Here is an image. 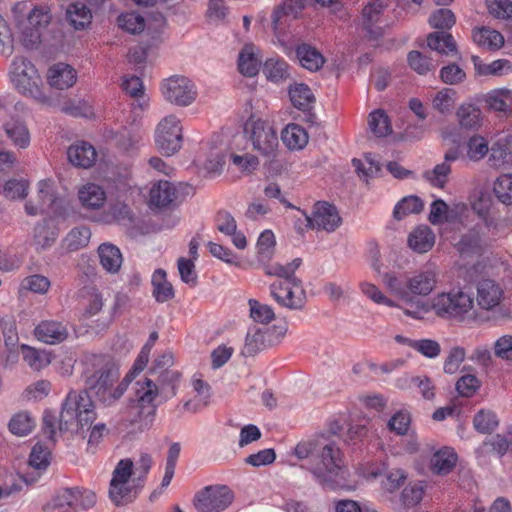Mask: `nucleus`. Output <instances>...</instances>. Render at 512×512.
<instances>
[{
  "label": "nucleus",
  "instance_id": "a19ab883",
  "mask_svg": "<svg viewBox=\"0 0 512 512\" xmlns=\"http://www.w3.org/2000/svg\"><path fill=\"white\" fill-rule=\"evenodd\" d=\"M301 264V258H295L286 265H282L280 263L266 264L264 265V272L269 276H277L281 278L282 282H288L297 278L295 276V271L301 266Z\"/></svg>",
  "mask_w": 512,
  "mask_h": 512
},
{
  "label": "nucleus",
  "instance_id": "37998d69",
  "mask_svg": "<svg viewBox=\"0 0 512 512\" xmlns=\"http://www.w3.org/2000/svg\"><path fill=\"white\" fill-rule=\"evenodd\" d=\"M486 103L495 111L512 110V90L506 88L492 90L486 97Z\"/></svg>",
  "mask_w": 512,
  "mask_h": 512
},
{
  "label": "nucleus",
  "instance_id": "49530a36",
  "mask_svg": "<svg viewBox=\"0 0 512 512\" xmlns=\"http://www.w3.org/2000/svg\"><path fill=\"white\" fill-rule=\"evenodd\" d=\"M36 425L35 418L30 413L24 411L15 414L9 422V430L17 436H26L32 432Z\"/></svg>",
  "mask_w": 512,
  "mask_h": 512
},
{
  "label": "nucleus",
  "instance_id": "393cba45",
  "mask_svg": "<svg viewBox=\"0 0 512 512\" xmlns=\"http://www.w3.org/2000/svg\"><path fill=\"white\" fill-rule=\"evenodd\" d=\"M508 452L512 453V430L508 431L506 434H496L492 438L484 441L476 450L478 456L494 453L498 457H502Z\"/></svg>",
  "mask_w": 512,
  "mask_h": 512
},
{
  "label": "nucleus",
  "instance_id": "c756f323",
  "mask_svg": "<svg viewBox=\"0 0 512 512\" xmlns=\"http://www.w3.org/2000/svg\"><path fill=\"white\" fill-rule=\"evenodd\" d=\"M473 41L484 49L497 50L504 44L502 34L488 27L476 28L472 34Z\"/></svg>",
  "mask_w": 512,
  "mask_h": 512
},
{
  "label": "nucleus",
  "instance_id": "c9c22d12",
  "mask_svg": "<svg viewBox=\"0 0 512 512\" xmlns=\"http://www.w3.org/2000/svg\"><path fill=\"white\" fill-rule=\"evenodd\" d=\"M307 0H284L283 4L277 7L272 13V24L277 29L282 24V18H296L306 6Z\"/></svg>",
  "mask_w": 512,
  "mask_h": 512
},
{
  "label": "nucleus",
  "instance_id": "680f3d73",
  "mask_svg": "<svg viewBox=\"0 0 512 512\" xmlns=\"http://www.w3.org/2000/svg\"><path fill=\"white\" fill-rule=\"evenodd\" d=\"M382 281L391 293L395 294L405 302L410 301V293L407 291V280L403 283L395 274L385 273Z\"/></svg>",
  "mask_w": 512,
  "mask_h": 512
},
{
  "label": "nucleus",
  "instance_id": "4d7b16f0",
  "mask_svg": "<svg viewBox=\"0 0 512 512\" xmlns=\"http://www.w3.org/2000/svg\"><path fill=\"white\" fill-rule=\"evenodd\" d=\"M459 123L464 128H475L480 124L481 111L473 105H462L457 110Z\"/></svg>",
  "mask_w": 512,
  "mask_h": 512
},
{
  "label": "nucleus",
  "instance_id": "2f4dec72",
  "mask_svg": "<svg viewBox=\"0 0 512 512\" xmlns=\"http://www.w3.org/2000/svg\"><path fill=\"white\" fill-rule=\"evenodd\" d=\"M296 56L301 66L309 71L319 70L325 60L323 55L308 44H301L296 49Z\"/></svg>",
  "mask_w": 512,
  "mask_h": 512
},
{
  "label": "nucleus",
  "instance_id": "5fc2aeb1",
  "mask_svg": "<svg viewBox=\"0 0 512 512\" xmlns=\"http://www.w3.org/2000/svg\"><path fill=\"white\" fill-rule=\"evenodd\" d=\"M110 482H136L140 483L137 480V476L134 475V463L130 459H122L120 460L112 474V479Z\"/></svg>",
  "mask_w": 512,
  "mask_h": 512
},
{
  "label": "nucleus",
  "instance_id": "9b49d317",
  "mask_svg": "<svg viewBox=\"0 0 512 512\" xmlns=\"http://www.w3.org/2000/svg\"><path fill=\"white\" fill-rule=\"evenodd\" d=\"M161 92L164 99L176 106L191 105L197 97L194 83L185 76H172L162 82Z\"/></svg>",
  "mask_w": 512,
  "mask_h": 512
},
{
  "label": "nucleus",
  "instance_id": "603ef678",
  "mask_svg": "<svg viewBox=\"0 0 512 512\" xmlns=\"http://www.w3.org/2000/svg\"><path fill=\"white\" fill-rule=\"evenodd\" d=\"M248 304L250 317L254 322L268 324L275 318L274 311L270 306L262 304L255 299H250Z\"/></svg>",
  "mask_w": 512,
  "mask_h": 512
},
{
  "label": "nucleus",
  "instance_id": "6ab92c4d",
  "mask_svg": "<svg viewBox=\"0 0 512 512\" xmlns=\"http://www.w3.org/2000/svg\"><path fill=\"white\" fill-rule=\"evenodd\" d=\"M77 197L80 206L87 211L101 209L107 200L105 189L96 183H86L80 186Z\"/></svg>",
  "mask_w": 512,
  "mask_h": 512
},
{
  "label": "nucleus",
  "instance_id": "bb28decb",
  "mask_svg": "<svg viewBox=\"0 0 512 512\" xmlns=\"http://www.w3.org/2000/svg\"><path fill=\"white\" fill-rule=\"evenodd\" d=\"M409 247L417 253H426L435 244V235L428 226H419L408 237Z\"/></svg>",
  "mask_w": 512,
  "mask_h": 512
},
{
  "label": "nucleus",
  "instance_id": "8fccbe9b",
  "mask_svg": "<svg viewBox=\"0 0 512 512\" xmlns=\"http://www.w3.org/2000/svg\"><path fill=\"white\" fill-rule=\"evenodd\" d=\"M473 425L478 432L486 434L494 431L499 421L494 412L481 410L474 416Z\"/></svg>",
  "mask_w": 512,
  "mask_h": 512
},
{
  "label": "nucleus",
  "instance_id": "864d4df0",
  "mask_svg": "<svg viewBox=\"0 0 512 512\" xmlns=\"http://www.w3.org/2000/svg\"><path fill=\"white\" fill-rule=\"evenodd\" d=\"M275 236L271 230L263 231L257 242V254L260 262H267L273 255L275 247Z\"/></svg>",
  "mask_w": 512,
  "mask_h": 512
},
{
  "label": "nucleus",
  "instance_id": "09e8293b",
  "mask_svg": "<svg viewBox=\"0 0 512 512\" xmlns=\"http://www.w3.org/2000/svg\"><path fill=\"white\" fill-rule=\"evenodd\" d=\"M368 125L370 130L377 137L387 136L391 132V126L388 116L383 110H375L370 113Z\"/></svg>",
  "mask_w": 512,
  "mask_h": 512
},
{
  "label": "nucleus",
  "instance_id": "3c124183",
  "mask_svg": "<svg viewBox=\"0 0 512 512\" xmlns=\"http://www.w3.org/2000/svg\"><path fill=\"white\" fill-rule=\"evenodd\" d=\"M57 233L46 222L38 223L34 228V245L37 249H46L56 240Z\"/></svg>",
  "mask_w": 512,
  "mask_h": 512
},
{
  "label": "nucleus",
  "instance_id": "dca6fc26",
  "mask_svg": "<svg viewBox=\"0 0 512 512\" xmlns=\"http://www.w3.org/2000/svg\"><path fill=\"white\" fill-rule=\"evenodd\" d=\"M51 21V13L47 7H36L28 16L29 27L23 32L26 47L33 48L41 41L40 29L45 28Z\"/></svg>",
  "mask_w": 512,
  "mask_h": 512
},
{
  "label": "nucleus",
  "instance_id": "a878e982",
  "mask_svg": "<svg viewBox=\"0 0 512 512\" xmlns=\"http://www.w3.org/2000/svg\"><path fill=\"white\" fill-rule=\"evenodd\" d=\"M98 256L102 268L111 274L119 271L123 258L120 249L111 244L103 243L98 247Z\"/></svg>",
  "mask_w": 512,
  "mask_h": 512
},
{
  "label": "nucleus",
  "instance_id": "f8f14e48",
  "mask_svg": "<svg viewBox=\"0 0 512 512\" xmlns=\"http://www.w3.org/2000/svg\"><path fill=\"white\" fill-rule=\"evenodd\" d=\"M270 295L282 307L290 310L302 309L306 294L299 278L288 282L275 281L270 285Z\"/></svg>",
  "mask_w": 512,
  "mask_h": 512
},
{
  "label": "nucleus",
  "instance_id": "2eb2a0df",
  "mask_svg": "<svg viewBox=\"0 0 512 512\" xmlns=\"http://www.w3.org/2000/svg\"><path fill=\"white\" fill-rule=\"evenodd\" d=\"M439 272L434 264H426L407 277V291L412 303L414 296H428L437 286Z\"/></svg>",
  "mask_w": 512,
  "mask_h": 512
},
{
  "label": "nucleus",
  "instance_id": "69168bd1",
  "mask_svg": "<svg viewBox=\"0 0 512 512\" xmlns=\"http://www.w3.org/2000/svg\"><path fill=\"white\" fill-rule=\"evenodd\" d=\"M451 173L449 163L442 162L434 167L432 171L426 172V178L430 183L438 188H443L447 182V178Z\"/></svg>",
  "mask_w": 512,
  "mask_h": 512
},
{
  "label": "nucleus",
  "instance_id": "6e6552de",
  "mask_svg": "<svg viewBox=\"0 0 512 512\" xmlns=\"http://www.w3.org/2000/svg\"><path fill=\"white\" fill-rule=\"evenodd\" d=\"M183 135L181 121L175 115L164 117L155 130V143L164 156L174 155L182 147Z\"/></svg>",
  "mask_w": 512,
  "mask_h": 512
},
{
  "label": "nucleus",
  "instance_id": "473e14b6",
  "mask_svg": "<svg viewBox=\"0 0 512 512\" xmlns=\"http://www.w3.org/2000/svg\"><path fill=\"white\" fill-rule=\"evenodd\" d=\"M21 355L24 362L34 371H41L51 363V354L28 345L21 346Z\"/></svg>",
  "mask_w": 512,
  "mask_h": 512
},
{
  "label": "nucleus",
  "instance_id": "c85d7f7f",
  "mask_svg": "<svg viewBox=\"0 0 512 512\" xmlns=\"http://www.w3.org/2000/svg\"><path fill=\"white\" fill-rule=\"evenodd\" d=\"M4 130L7 137L16 147L25 149L29 146L30 132L23 121L11 119L4 124Z\"/></svg>",
  "mask_w": 512,
  "mask_h": 512
},
{
  "label": "nucleus",
  "instance_id": "ddd939ff",
  "mask_svg": "<svg viewBox=\"0 0 512 512\" xmlns=\"http://www.w3.org/2000/svg\"><path fill=\"white\" fill-rule=\"evenodd\" d=\"M233 501L232 491L225 485L207 486L194 498L195 508L199 512H221Z\"/></svg>",
  "mask_w": 512,
  "mask_h": 512
},
{
  "label": "nucleus",
  "instance_id": "6e6d98bb",
  "mask_svg": "<svg viewBox=\"0 0 512 512\" xmlns=\"http://www.w3.org/2000/svg\"><path fill=\"white\" fill-rule=\"evenodd\" d=\"M498 200L506 205L512 204V174L500 175L493 187Z\"/></svg>",
  "mask_w": 512,
  "mask_h": 512
},
{
  "label": "nucleus",
  "instance_id": "0e129e2a",
  "mask_svg": "<svg viewBox=\"0 0 512 512\" xmlns=\"http://www.w3.org/2000/svg\"><path fill=\"white\" fill-rule=\"evenodd\" d=\"M49 448L41 443H36L29 457V464L35 469H45L49 464Z\"/></svg>",
  "mask_w": 512,
  "mask_h": 512
},
{
  "label": "nucleus",
  "instance_id": "7ed1b4c3",
  "mask_svg": "<svg viewBox=\"0 0 512 512\" xmlns=\"http://www.w3.org/2000/svg\"><path fill=\"white\" fill-rule=\"evenodd\" d=\"M474 306L471 296L461 290L436 294L430 299L429 307L439 318L464 321Z\"/></svg>",
  "mask_w": 512,
  "mask_h": 512
},
{
  "label": "nucleus",
  "instance_id": "13d9d810",
  "mask_svg": "<svg viewBox=\"0 0 512 512\" xmlns=\"http://www.w3.org/2000/svg\"><path fill=\"white\" fill-rule=\"evenodd\" d=\"M456 102V91L451 88H443L433 99V107L442 114H448Z\"/></svg>",
  "mask_w": 512,
  "mask_h": 512
},
{
  "label": "nucleus",
  "instance_id": "4be33fe9",
  "mask_svg": "<svg viewBox=\"0 0 512 512\" xmlns=\"http://www.w3.org/2000/svg\"><path fill=\"white\" fill-rule=\"evenodd\" d=\"M67 156L73 166L87 169L95 163L97 153L91 144L77 142L68 148Z\"/></svg>",
  "mask_w": 512,
  "mask_h": 512
},
{
  "label": "nucleus",
  "instance_id": "58836bf2",
  "mask_svg": "<svg viewBox=\"0 0 512 512\" xmlns=\"http://www.w3.org/2000/svg\"><path fill=\"white\" fill-rule=\"evenodd\" d=\"M282 141L291 150L302 149L308 143V134L298 124H289L282 131Z\"/></svg>",
  "mask_w": 512,
  "mask_h": 512
},
{
  "label": "nucleus",
  "instance_id": "774afa93",
  "mask_svg": "<svg viewBox=\"0 0 512 512\" xmlns=\"http://www.w3.org/2000/svg\"><path fill=\"white\" fill-rule=\"evenodd\" d=\"M494 355L504 361L512 360V335L506 334L499 337L493 345Z\"/></svg>",
  "mask_w": 512,
  "mask_h": 512
},
{
  "label": "nucleus",
  "instance_id": "72a5a7b5",
  "mask_svg": "<svg viewBox=\"0 0 512 512\" xmlns=\"http://www.w3.org/2000/svg\"><path fill=\"white\" fill-rule=\"evenodd\" d=\"M67 19L75 29H84L91 23L92 13L83 2L71 3L66 11Z\"/></svg>",
  "mask_w": 512,
  "mask_h": 512
},
{
  "label": "nucleus",
  "instance_id": "c03bdc74",
  "mask_svg": "<svg viewBox=\"0 0 512 512\" xmlns=\"http://www.w3.org/2000/svg\"><path fill=\"white\" fill-rule=\"evenodd\" d=\"M91 238V231L86 226L73 228L64 238V247L72 252L86 247Z\"/></svg>",
  "mask_w": 512,
  "mask_h": 512
},
{
  "label": "nucleus",
  "instance_id": "de8ad7c7",
  "mask_svg": "<svg viewBox=\"0 0 512 512\" xmlns=\"http://www.w3.org/2000/svg\"><path fill=\"white\" fill-rule=\"evenodd\" d=\"M409 66L418 74L425 75L434 70L437 62L433 61L430 57L424 55L419 51H411L407 57Z\"/></svg>",
  "mask_w": 512,
  "mask_h": 512
},
{
  "label": "nucleus",
  "instance_id": "4c0bfd02",
  "mask_svg": "<svg viewBox=\"0 0 512 512\" xmlns=\"http://www.w3.org/2000/svg\"><path fill=\"white\" fill-rule=\"evenodd\" d=\"M457 455L453 449L445 447L438 450L431 459V468L434 473L447 474L455 466Z\"/></svg>",
  "mask_w": 512,
  "mask_h": 512
},
{
  "label": "nucleus",
  "instance_id": "7c9ffc66",
  "mask_svg": "<svg viewBox=\"0 0 512 512\" xmlns=\"http://www.w3.org/2000/svg\"><path fill=\"white\" fill-rule=\"evenodd\" d=\"M289 97L292 105L301 111L310 110L315 102L314 94L309 86L304 83H294L291 85Z\"/></svg>",
  "mask_w": 512,
  "mask_h": 512
},
{
  "label": "nucleus",
  "instance_id": "0eeeda50",
  "mask_svg": "<svg viewBox=\"0 0 512 512\" xmlns=\"http://www.w3.org/2000/svg\"><path fill=\"white\" fill-rule=\"evenodd\" d=\"M244 131L254 150L268 158L275 156L279 141L275 129L268 122L252 116L246 121Z\"/></svg>",
  "mask_w": 512,
  "mask_h": 512
},
{
  "label": "nucleus",
  "instance_id": "5701e85b",
  "mask_svg": "<svg viewBox=\"0 0 512 512\" xmlns=\"http://www.w3.org/2000/svg\"><path fill=\"white\" fill-rule=\"evenodd\" d=\"M261 65L259 49L253 44H246L238 55V70L246 77L258 74Z\"/></svg>",
  "mask_w": 512,
  "mask_h": 512
},
{
  "label": "nucleus",
  "instance_id": "e2e57ef3",
  "mask_svg": "<svg viewBox=\"0 0 512 512\" xmlns=\"http://www.w3.org/2000/svg\"><path fill=\"white\" fill-rule=\"evenodd\" d=\"M76 502V488L65 489L53 498V507L57 508L60 512L76 511Z\"/></svg>",
  "mask_w": 512,
  "mask_h": 512
},
{
  "label": "nucleus",
  "instance_id": "f3484780",
  "mask_svg": "<svg viewBox=\"0 0 512 512\" xmlns=\"http://www.w3.org/2000/svg\"><path fill=\"white\" fill-rule=\"evenodd\" d=\"M68 335L67 326L56 320H42L34 328V336L36 339L50 345L65 341Z\"/></svg>",
  "mask_w": 512,
  "mask_h": 512
},
{
  "label": "nucleus",
  "instance_id": "9d476101",
  "mask_svg": "<svg viewBox=\"0 0 512 512\" xmlns=\"http://www.w3.org/2000/svg\"><path fill=\"white\" fill-rule=\"evenodd\" d=\"M66 200L57 197L54 192V184L51 180H41L38 183V202L31 201L25 204V211L28 215L35 216L40 213H48L60 216L65 211Z\"/></svg>",
  "mask_w": 512,
  "mask_h": 512
},
{
  "label": "nucleus",
  "instance_id": "f257e3e1",
  "mask_svg": "<svg viewBox=\"0 0 512 512\" xmlns=\"http://www.w3.org/2000/svg\"><path fill=\"white\" fill-rule=\"evenodd\" d=\"M84 364L86 389L71 390L63 401L59 414V430L62 432H79L96 420L95 406L89 393L109 407L123 396L130 383V375L119 381V365L111 355H87Z\"/></svg>",
  "mask_w": 512,
  "mask_h": 512
},
{
  "label": "nucleus",
  "instance_id": "f704fd0d",
  "mask_svg": "<svg viewBox=\"0 0 512 512\" xmlns=\"http://www.w3.org/2000/svg\"><path fill=\"white\" fill-rule=\"evenodd\" d=\"M153 296L159 303L169 301L174 297V289L167 281L166 272L163 269H157L152 275Z\"/></svg>",
  "mask_w": 512,
  "mask_h": 512
},
{
  "label": "nucleus",
  "instance_id": "4468645a",
  "mask_svg": "<svg viewBox=\"0 0 512 512\" xmlns=\"http://www.w3.org/2000/svg\"><path fill=\"white\" fill-rule=\"evenodd\" d=\"M303 214L305 215V226L313 230L333 232L342 222L337 208L327 202H317L311 216L306 212Z\"/></svg>",
  "mask_w": 512,
  "mask_h": 512
},
{
  "label": "nucleus",
  "instance_id": "f03ea898",
  "mask_svg": "<svg viewBox=\"0 0 512 512\" xmlns=\"http://www.w3.org/2000/svg\"><path fill=\"white\" fill-rule=\"evenodd\" d=\"M299 460H308L303 466L324 489L354 491L356 482L348 481V471L343 466L340 449L333 442L309 439L299 442L294 448Z\"/></svg>",
  "mask_w": 512,
  "mask_h": 512
},
{
  "label": "nucleus",
  "instance_id": "a18cd8bd",
  "mask_svg": "<svg viewBox=\"0 0 512 512\" xmlns=\"http://www.w3.org/2000/svg\"><path fill=\"white\" fill-rule=\"evenodd\" d=\"M424 208L423 201L414 195L401 199L394 208L393 216L396 220H402L410 214H418Z\"/></svg>",
  "mask_w": 512,
  "mask_h": 512
},
{
  "label": "nucleus",
  "instance_id": "338daca9",
  "mask_svg": "<svg viewBox=\"0 0 512 512\" xmlns=\"http://www.w3.org/2000/svg\"><path fill=\"white\" fill-rule=\"evenodd\" d=\"M488 11L491 15L500 19L512 17L511 0H486Z\"/></svg>",
  "mask_w": 512,
  "mask_h": 512
},
{
  "label": "nucleus",
  "instance_id": "39448f33",
  "mask_svg": "<svg viewBox=\"0 0 512 512\" xmlns=\"http://www.w3.org/2000/svg\"><path fill=\"white\" fill-rule=\"evenodd\" d=\"M10 75L11 81L20 93L39 102L47 100L40 88L41 78L30 61L23 57H16L13 60Z\"/></svg>",
  "mask_w": 512,
  "mask_h": 512
},
{
  "label": "nucleus",
  "instance_id": "412c9836",
  "mask_svg": "<svg viewBox=\"0 0 512 512\" xmlns=\"http://www.w3.org/2000/svg\"><path fill=\"white\" fill-rule=\"evenodd\" d=\"M47 79L51 87L64 90L75 84L77 73L72 66L65 63H57L50 67Z\"/></svg>",
  "mask_w": 512,
  "mask_h": 512
},
{
  "label": "nucleus",
  "instance_id": "aec40b11",
  "mask_svg": "<svg viewBox=\"0 0 512 512\" xmlns=\"http://www.w3.org/2000/svg\"><path fill=\"white\" fill-rule=\"evenodd\" d=\"M504 296L502 287L491 279H483L477 285V303L484 310L497 307Z\"/></svg>",
  "mask_w": 512,
  "mask_h": 512
},
{
  "label": "nucleus",
  "instance_id": "b1692460",
  "mask_svg": "<svg viewBox=\"0 0 512 512\" xmlns=\"http://www.w3.org/2000/svg\"><path fill=\"white\" fill-rule=\"evenodd\" d=\"M142 487V483L136 482H110L109 497L115 505H124L132 502Z\"/></svg>",
  "mask_w": 512,
  "mask_h": 512
},
{
  "label": "nucleus",
  "instance_id": "ea45409f",
  "mask_svg": "<svg viewBox=\"0 0 512 512\" xmlns=\"http://www.w3.org/2000/svg\"><path fill=\"white\" fill-rule=\"evenodd\" d=\"M267 347L265 331L261 328L252 327L248 330L242 355L251 357Z\"/></svg>",
  "mask_w": 512,
  "mask_h": 512
},
{
  "label": "nucleus",
  "instance_id": "052dcab7",
  "mask_svg": "<svg viewBox=\"0 0 512 512\" xmlns=\"http://www.w3.org/2000/svg\"><path fill=\"white\" fill-rule=\"evenodd\" d=\"M117 22L120 28L131 34H138L145 28L144 18L136 13L121 14Z\"/></svg>",
  "mask_w": 512,
  "mask_h": 512
},
{
  "label": "nucleus",
  "instance_id": "423d86ee",
  "mask_svg": "<svg viewBox=\"0 0 512 512\" xmlns=\"http://www.w3.org/2000/svg\"><path fill=\"white\" fill-rule=\"evenodd\" d=\"M498 224L493 220L478 223L461 236L456 244L462 256L480 255L497 236Z\"/></svg>",
  "mask_w": 512,
  "mask_h": 512
},
{
  "label": "nucleus",
  "instance_id": "cd10ccee",
  "mask_svg": "<svg viewBox=\"0 0 512 512\" xmlns=\"http://www.w3.org/2000/svg\"><path fill=\"white\" fill-rule=\"evenodd\" d=\"M427 45L431 50L441 55H454L457 53V46L453 36L443 31L432 32L427 36Z\"/></svg>",
  "mask_w": 512,
  "mask_h": 512
},
{
  "label": "nucleus",
  "instance_id": "1a4fd4ad",
  "mask_svg": "<svg viewBox=\"0 0 512 512\" xmlns=\"http://www.w3.org/2000/svg\"><path fill=\"white\" fill-rule=\"evenodd\" d=\"M93 422L90 424L84 426L82 430L79 432H68L71 435H78L83 434L85 429L90 431L88 442H87V451L90 453H95L98 444L101 442V440L104 438V436L108 433V429L105 424L98 423L91 427ZM42 431L46 438H48L50 441L55 442L57 434H66L67 432H62L59 430V417H56L55 414H53L50 411H46L43 415V425H42Z\"/></svg>",
  "mask_w": 512,
  "mask_h": 512
},
{
  "label": "nucleus",
  "instance_id": "79ce46f5",
  "mask_svg": "<svg viewBox=\"0 0 512 512\" xmlns=\"http://www.w3.org/2000/svg\"><path fill=\"white\" fill-rule=\"evenodd\" d=\"M478 60V57H473L475 69L480 75L503 76L512 71V64L507 59H498L489 64L478 63Z\"/></svg>",
  "mask_w": 512,
  "mask_h": 512
},
{
  "label": "nucleus",
  "instance_id": "20e7f679",
  "mask_svg": "<svg viewBox=\"0 0 512 512\" xmlns=\"http://www.w3.org/2000/svg\"><path fill=\"white\" fill-rule=\"evenodd\" d=\"M133 391L134 396L130 399L128 420L133 423L152 418L157 408L155 401L159 395L157 384L149 378H144L135 383Z\"/></svg>",
  "mask_w": 512,
  "mask_h": 512
},
{
  "label": "nucleus",
  "instance_id": "bf43d9fd",
  "mask_svg": "<svg viewBox=\"0 0 512 512\" xmlns=\"http://www.w3.org/2000/svg\"><path fill=\"white\" fill-rule=\"evenodd\" d=\"M456 22V17L454 13L446 8H441L435 11L430 17H429V24L434 29L439 30H449L451 29Z\"/></svg>",
  "mask_w": 512,
  "mask_h": 512
},
{
  "label": "nucleus",
  "instance_id": "e433bc0d",
  "mask_svg": "<svg viewBox=\"0 0 512 512\" xmlns=\"http://www.w3.org/2000/svg\"><path fill=\"white\" fill-rule=\"evenodd\" d=\"M263 73L269 81L279 83L290 77V68L283 59L269 58L263 64Z\"/></svg>",
  "mask_w": 512,
  "mask_h": 512
},
{
  "label": "nucleus",
  "instance_id": "a211bd4d",
  "mask_svg": "<svg viewBox=\"0 0 512 512\" xmlns=\"http://www.w3.org/2000/svg\"><path fill=\"white\" fill-rule=\"evenodd\" d=\"M181 190H192L188 185H180L176 188L169 181H159L155 183L150 190V203L156 207H167L179 199Z\"/></svg>",
  "mask_w": 512,
  "mask_h": 512
}]
</instances>
